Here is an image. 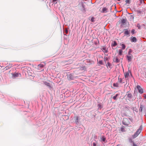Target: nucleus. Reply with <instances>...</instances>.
I'll use <instances>...</instances> for the list:
<instances>
[{
	"instance_id": "obj_23",
	"label": "nucleus",
	"mask_w": 146,
	"mask_h": 146,
	"mask_svg": "<svg viewBox=\"0 0 146 146\" xmlns=\"http://www.w3.org/2000/svg\"><path fill=\"white\" fill-rule=\"evenodd\" d=\"M129 142L133 144V143H134L132 139H129Z\"/></svg>"
},
{
	"instance_id": "obj_16",
	"label": "nucleus",
	"mask_w": 146,
	"mask_h": 146,
	"mask_svg": "<svg viewBox=\"0 0 146 146\" xmlns=\"http://www.w3.org/2000/svg\"><path fill=\"white\" fill-rule=\"evenodd\" d=\"M118 83H114L113 84V86L114 87H118Z\"/></svg>"
},
{
	"instance_id": "obj_17",
	"label": "nucleus",
	"mask_w": 146,
	"mask_h": 146,
	"mask_svg": "<svg viewBox=\"0 0 146 146\" xmlns=\"http://www.w3.org/2000/svg\"><path fill=\"white\" fill-rule=\"evenodd\" d=\"M119 94H116V95L113 96V99L115 100H117V97L119 96Z\"/></svg>"
},
{
	"instance_id": "obj_37",
	"label": "nucleus",
	"mask_w": 146,
	"mask_h": 146,
	"mask_svg": "<svg viewBox=\"0 0 146 146\" xmlns=\"http://www.w3.org/2000/svg\"><path fill=\"white\" fill-rule=\"evenodd\" d=\"M137 12H138L139 13H141V11H138Z\"/></svg>"
},
{
	"instance_id": "obj_2",
	"label": "nucleus",
	"mask_w": 146,
	"mask_h": 146,
	"mask_svg": "<svg viewBox=\"0 0 146 146\" xmlns=\"http://www.w3.org/2000/svg\"><path fill=\"white\" fill-rule=\"evenodd\" d=\"M101 50L104 53H107L108 52V48H107L105 46H103L102 47Z\"/></svg>"
},
{
	"instance_id": "obj_43",
	"label": "nucleus",
	"mask_w": 146,
	"mask_h": 146,
	"mask_svg": "<svg viewBox=\"0 0 146 146\" xmlns=\"http://www.w3.org/2000/svg\"><path fill=\"white\" fill-rule=\"evenodd\" d=\"M107 58H106V60H107Z\"/></svg>"
},
{
	"instance_id": "obj_15",
	"label": "nucleus",
	"mask_w": 146,
	"mask_h": 146,
	"mask_svg": "<svg viewBox=\"0 0 146 146\" xmlns=\"http://www.w3.org/2000/svg\"><path fill=\"white\" fill-rule=\"evenodd\" d=\"M129 73L128 72H125V78H127L129 76Z\"/></svg>"
},
{
	"instance_id": "obj_41",
	"label": "nucleus",
	"mask_w": 146,
	"mask_h": 146,
	"mask_svg": "<svg viewBox=\"0 0 146 146\" xmlns=\"http://www.w3.org/2000/svg\"><path fill=\"white\" fill-rule=\"evenodd\" d=\"M106 59V58L105 57H104V59L105 60Z\"/></svg>"
},
{
	"instance_id": "obj_30",
	"label": "nucleus",
	"mask_w": 146,
	"mask_h": 146,
	"mask_svg": "<svg viewBox=\"0 0 146 146\" xmlns=\"http://www.w3.org/2000/svg\"><path fill=\"white\" fill-rule=\"evenodd\" d=\"M118 79L119 80V81L120 83H122V79L121 78H118Z\"/></svg>"
},
{
	"instance_id": "obj_20",
	"label": "nucleus",
	"mask_w": 146,
	"mask_h": 146,
	"mask_svg": "<svg viewBox=\"0 0 146 146\" xmlns=\"http://www.w3.org/2000/svg\"><path fill=\"white\" fill-rule=\"evenodd\" d=\"M101 139L102 140V141H105L106 140V138L104 136H103L101 137Z\"/></svg>"
},
{
	"instance_id": "obj_24",
	"label": "nucleus",
	"mask_w": 146,
	"mask_h": 146,
	"mask_svg": "<svg viewBox=\"0 0 146 146\" xmlns=\"http://www.w3.org/2000/svg\"><path fill=\"white\" fill-rule=\"evenodd\" d=\"M139 1L140 4H141L144 3V1L143 0H140Z\"/></svg>"
},
{
	"instance_id": "obj_13",
	"label": "nucleus",
	"mask_w": 146,
	"mask_h": 146,
	"mask_svg": "<svg viewBox=\"0 0 146 146\" xmlns=\"http://www.w3.org/2000/svg\"><path fill=\"white\" fill-rule=\"evenodd\" d=\"M120 45H121L122 46V48L121 49H122L123 50L125 49V47H126V46H125V44H120Z\"/></svg>"
},
{
	"instance_id": "obj_7",
	"label": "nucleus",
	"mask_w": 146,
	"mask_h": 146,
	"mask_svg": "<svg viewBox=\"0 0 146 146\" xmlns=\"http://www.w3.org/2000/svg\"><path fill=\"white\" fill-rule=\"evenodd\" d=\"M123 50L122 49H120L118 51V55H119L121 56L122 55L123 53Z\"/></svg>"
},
{
	"instance_id": "obj_38",
	"label": "nucleus",
	"mask_w": 146,
	"mask_h": 146,
	"mask_svg": "<svg viewBox=\"0 0 146 146\" xmlns=\"http://www.w3.org/2000/svg\"><path fill=\"white\" fill-rule=\"evenodd\" d=\"M57 0H52L53 2H55Z\"/></svg>"
},
{
	"instance_id": "obj_33",
	"label": "nucleus",
	"mask_w": 146,
	"mask_h": 146,
	"mask_svg": "<svg viewBox=\"0 0 146 146\" xmlns=\"http://www.w3.org/2000/svg\"><path fill=\"white\" fill-rule=\"evenodd\" d=\"M78 118L79 117H76V121L77 122H78Z\"/></svg>"
},
{
	"instance_id": "obj_11",
	"label": "nucleus",
	"mask_w": 146,
	"mask_h": 146,
	"mask_svg": "<svg viewBox=\"0 0 146 146\" xmlns=\"http://www.w3.org/2000/svg\"><path fill=\"white\" fill-rule=\"evenodd\" d=\"M131 41L132 42H136L137 41L136 38L135 37H133L131 39Z\"/></svg>"
},
{
	"instance_id": "obj_26",
	"label": "nucleus",
	"mask_w": 146,
	"mask_h": 146,
	"mask_svg": "<svg viewBox=\"0 0 146 146\" xmlns=\"http://www.w3.org/2000/svg\"><path fill=\"white\" fill-rule=\"evenodd\" d=\"M94 18L93 17H92L91 19V21H92V22H94Z\"/></svg>"
},
{
	"instance_id": "obj_1",
	"label": "nucleus",
	"mask_w": 146,
	"mask_h": 146,
	"mask_svg": "<svg viewBox=\"0 0 146 146\" xmlns=\"http://www.w3.org/2000/svg\"><path fill=\"white\" fill-rule=\"evenodd\" d=\"M142 126H141L140 127V128L139 129H138L137 131L135 132V134L133 135V138H135L140 133H141V130L142 129Z\"/></svg>"
},
{
	"instance_id": "obj_19",
	"label": "nucleus",
	"mask_w": 146,
	"mask_h": 146,
	"mask_svg": "<svg viewBox=\"0 0 146 146\" xmlns=\"http://www.w3.org/2000/svg\"><path fill=\"white\" fill-rule=\"evenodd\" d=\"M126 21V19H123L121 21V22L123 24H124L125 23Z\"/></svg>"
},
{
	"instance_id": "obj_3",
	"label": "nucleus",
	"mask_w": 146,
	"mask_h": 146,
	"mask_svg": "<svg viewBox=\"0 0 146 146\" xmlns=\"http://www.w3.org/2000/svg\"><path fill=\"white\" fill-rule=\"evenodd\" d=\"M137 88L139 93L142 94L143 92V89H142L139 86H137Z\"/></svg>"
},
{
	"instance_id": "obj_9",
	"label": "nucleus",
	"mask_w": 146,
	"mask_h": 146,
	"mask_svg": "<svg viewBox=\"0 0 146 146\" xmlns=\"http://www.w3.org/2000/svg\"><path fill=\"white\" fill-rule=\"evenodd\" d=\"M117 44L116 42L115 41H114L112 43L111 46H112L115 47L117 45Z\"/></svg>"
},
{
	"instance_id": "obj_10",
	"label": "nucleus",
	"mask_w": 146,
	"mask_h": 146,
	"mask_svg": "<svg viewBox=\"0 0 146 146\" xmlns=\"http://www.w3.org/2000/svg\"><path fill=\"white\" fill-rule=\"evenodd\" d=\"M143 108H144L143 106L142 105H140L139 109V111L141 112L142 111Z\"/></svg>"
},
{
	"instance_id": "obj_29",
	"label": "nucleus",
	"mask_w": 146,
	"mask_h": 146,
	"mask_svg": "<svg viewBox=\"0 0 146 146\" xmlns=\"http://www.w3.org/2000/svg\"><path fill=\"white\" fill-rule=\"evenodd\" d=\"M135 30L134 29H133L131 31V33L132 34H133L135 33Z\"/></svg>"
},
{
	"instance_id": "obj_21",
	"label": "nucleus",
	"mask_w": 146,
	"mask_h": 146,
	"mask_svg": "<svg viewBox=\"0 0 146 146\" xmlns=\"http://www.w3.org/2000/svg\"><path fill=\"white\" fill-rule=\"evenodd\" d=\"M127 120V119H125V120H124V121H123V124H124V125H128V123H125V120Z\"/></svg>"
},
{
	"instance_id": "obj_5",
	"label": "nucleus",
	"mask_w": 146,
	"mask_h": 146,
	"mask_svg": "<svg viewBox=\"0 0 146 146\" xmlns=\"http://www.w3.org/2000/svg\"><path fill=\"white\" fill-rule=\"evenodd\" d=\"M12 75L14 78H16L19 76V75H21V74L19 73H15L12 74Z\"/></svg>"
},
{
	"instance_id": "obj_42",
	"label": "nucleus",
	"mask_w": 146,
	"mask_h": 146,
	"mask_svg": "<svg viewBox=\"0 0 146 146\" xmlns=\"http://www.w3.org/2000/svg\"><path fill=\"white\" fill-rule=\"evenodd\" d=\"M107 58H106V60H107Z\"/></svg>"
},
{
	"instance_id": "obj_22",
	"label": "nucleus",
	"mask_w": 146,
	"mask_h": 146,
	"mask_svg": "<svg viewBox=\"0 0 146 146\" xmlns=\"http://www.w3.org/2000/svg\"><path fill=\"white\" fill-rule=\"evenodd\" d=\"M44 83L45 85H46L48 86H50V84L49 83H48L46 82H44Z\"/></svg>"
},
{
	"instance_id": "obj_8",
	"label": "nucleus",
	"mask_w": 146,
	"mask_h": 146,
	"mask_svg": "<svg viewBox=\"0 0 146 146\" xmlns=\"http://www.w3.org/2000/svg\"><path fill=\"white\" fill-rule=\"evenodd\" d=\"M126 95L127 97L129 99H131L132 98V95L131 93H127L126 94Z\"/></svg>"
},
{
	"instance_id": "obj_39",
	"label": "nucleus",
	"mask_w": 146,
	"mask_h": 146,
	"mask_svg": "<svg viewBox=\"0 0 146 146\" xmlns=\"http://www.w3.org/2000/svg\"><path fill=\"white\" fill-rule=\"evenodd\" d=\"M66 33H68V30H66Z\"/></svg>"
},
{
	"instance_id": "obj_34",
	"label": "nucleus",
	"mask_w": 146,
	"mask_h": 146,
	"mask_svg": "<svg viewBox=\"0 0 146 146\" xmlns=\"http://www.w3.org/2000/svg\"><path fill=\"white\" fill-rule=\"evenodd\" d=\"M96 144L94 142L92 143V146H96Z\"/></svg>"
},
{
	"instance_id": "obj_6",
	"label": "nucleus",
	"mask_w": 146,
	"mask_h": 146,
	"mask_svg": "<svg viewBox=\"0 0 146 146\" xmlns=\"http://www.w3.org/2000/svg\"><path fill=\"white\" fill-rule=\"evenodd\" d=\"M132 56H127V59L128 60V62H130L131 61L132 59Z\"/></svg>"
},
{
	"instance_id": "obj_12",
	"label": "nucleus",
	"mask_w": 146,
	"mask_h": 146,
	"mask_svg": "<svg viewBox=\"0 0 146 146\" xmlns=\"http://www.w3.org/2000/svg\"><path fill=\"white\" fill-rule=\"evenodd\" d=\"M106 66L108 68H111V65L109 62H107V64H106Z\"/></svg>"
},
{
	"instance_id": "obj_35",
	"label": "nucleus",
	"mask_w": 146,
	"mask_h": 146,
	"mask_svg": "<svg viewBox=\"0 0 146 146\" xmlns=\"http://www.w3.org/2000/svg\"><path fill=\"white\" fill-rule=\"evenodd\" d=\"M133 146H138L137 145H136L134 143H133Z\"/></svg>"
},
{
	"instance_id": "obj_40",
	"label": "nucleus",
	"mask_w": 146,
	"mask_h": 146,
	"mask_svg": "<svg viewBox=\"0 0 146 146\" xmlns=\"http://www.w3.org/2000/svg\"><path fill=\"white\" fill-rule=\"evenodd\" d=\"M118 1H119L120 0H117Z\"/></svg>"
},
{
	"instance_id": "obj_18",
	"label": "nucleus",
	"mask_w": 146,
	"mask_h": 146,
	"mask_svg": "<svg viewBox=\"0 0 146 146\" xmlns=\"http://www.w3.org/2000/svg\"><path fill=\"white\" fill-rule=\"evenodd\" d=\"M125 30L124 32V34L125 35H128L129 34V31L127 29H125Z\"/></svg>"
},
{
	"instance_id": "obj_14",
	"label": "nucleus",
	"mask_w": 146,
	"mask_h": 146,
	"mask_svg": "<svg viewBox=\"0 0 146 146\" xmlns=\"http://www.w3.org/2000/svg\"><path fill=\"white\" fill-rule=\"evenodd\" d=\"M107 8L106 7H104L102 9V12L103 13H106L107 12Z\"/></svg>"
},
{
	"instance_id": "obj_27",
	"label": "nucleus",
	"mask_w": 146,
	"mask_h": 146,
	"mask_svg": "<svg viewBox=\"0 0 146 146\" xmlns=\"http://www.w3.org/2000/svg\"><path fill=\"white\" fill-rule=\"evenodd\" d=\"M99 63L100 64H103V61L102 60H100L99 61Z\"/></svg>"
},
{
	"instance_id": "obj_31",
	"label": "nucleus",
	"mask_w": 146,
	"mask_h": 146,
	"mask_svg": "<svg viewBox=\"0 0 146 146\" xmlns=\"http://www.w3.org/2000/svg\"><path fill=\"white\" fill-rule=\"evenodd\" d=\"M98 107L99 108H100V109H101L102 108L101 105L100 104H98Z\"/></svg>"
},
{
	"instance_id": "obj_36",
	"label": "nucleus",
	"mask_w": 146,
	"mask_h": 146,
	"mask_svg": "<svg viewBox=\"0 0 146 146\" xmlns=\"http://www.w3.org/2000/svg\"><path fill=\"white\" fill-rule=\"evenodd\" d=\"M143 96L144 98L145 99H146V94H144Z\"/></svg>"
},
{
	"instance_id": "obj_32",
	"label": "nucleus",
	"mask_w": 146,
	"mask_h": 146,
	"mask_svg": "<svg viewBox=\"0 0 146 146\" xmlns=\"http://www.w3.org/2000/svg\"><path fill=\"white\" fill-rule=\"evenodd\" d=\"M137 27H138V28L139 29H140V26L139 25V24H137Z\"/></svg>"
},
{
	"instance_id": "obj_25",
	"label": "nucleus",
	"mask_w": 146,
	"mask_h": 146,
	"mask_svg": "<svg viewBox=\"0 0 146 146\" xmlns=\"http://www.w3.org/2000/svg\"><path fill=\"white\" fill-rule=\"evenodd\" d=\"M126 3L129 4L130 2V0H126L125 1Z\"/></svg>"
},
{
	"instance_id": "obj_28",
	"label": "nucleus",
	"mask_w": 146,
	"mask_h": 146,
	"mask_svg": "<svg viewBox=\"0 0 146 146\" xmlns=\"http://www.w3.org/2000/svg\"><path fill=\"white\" fill-rule=\"evenodd\" d=\"M67 79L68 80H70L72 79L71 78V76H70V75H69L67 77Z\"/></svg>"
},
{
	"instance_id": "obj_4",
	"label": "nucleus",
	"mask_w": 146,
	"mask_h": 146,
	"mask_svg": "<svg viewBox=\"0 0 146 146\" xmlns=\"http://www.w3.org/2000/svg\"><path fill=\"white\" fill-rule=\"evenodd\" d=\"M113 61L114 62L118 63L119 62V60L117 56H115L113 58Z\"/></svg>"
}]
</instances>
